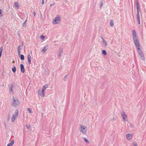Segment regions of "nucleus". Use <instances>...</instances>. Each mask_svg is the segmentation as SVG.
<instances>
[{"mask_svg": "<svg viewBox=\"0 0 146 146\" xmlns=\"http://www.w3.org/2000/svg\"><path fill=\"white\" fill-rule=\"evenodd\" d=\"M80 131L84 135H86L87 133V127L84 125H80Z\"/></svg>", "mask_w": 146, "mask_h": 146, "instance_id": "39448f33", "label": "nucleus"}, {"mask_svg": "<svg viewBox=\"0 0 146 146\" xmlns=\"http://www.w3.org/2000/svg\"><path fill=\"white\" fill-rule=\"evenodd\" d=\"M9 118L8 119V120L9 121Z\"/></svg>", "mask_w": 146, "mask_h": 146, "instance_id": "58836bf2", "label": "nucleus"}, {"mask_svg": "<svg viewBox=\"0 0 146 146\" xmlns=\"http://www.w3.org/2000/svg\"><path fill=\"white\" fill-rule=\"evenodd\" d=\"M14 5L15 7H17V9H18L19 8V4L18 3L16 2L14 3Z\"/></svg>", "mask_w": 146, "mask_h": 146, "instance_id": "a211bd4d", "label": "nucleus"}, {"mask_svg": "<svg viewBox=\"0 0 146 146\" xmlns=\"http://www.w3.org/2000/svg\"><path fill=\"white\" fill-rule=\"evenodd\" d=\"M60 18L59 16L56 17L53 21V24H56L58 23L60 20Z\"/></svg>", "mask_w": 146, "mask_h": 146, "instance_id": "0eeeda50", "label": "nucleus"}, {"mask_svg": "<svg viewBox=\"0 0 146 146\" xmlns=\"http://www.w3.org/2000/svg\"><path fill=\"white\" fill-rule=\"evenodd\" d=\"M61 53L60 52H59L58 55V57H60L61 56Z\"/></svg>", "mask_w": 146, "mask_h": 146, "instance_id": "f704fd0d", "label": "nucleus"}, {"mask_svg": "<svg viewBox=\"0 0 146 146\" xmlns=\"http://www.w3.org/2000/svg\"><path fill=\"white\" fill-rule=\"evenodd\" d=\"M18 111L17 110H16L15 111L14 114L12 115L11 118V121L12 122H13L15 120L16 117L18 116Z\"/></svg>", "mask_w": 146, "mask_h": 146, "instance_id": "423d86ee", "label": "nucleus"}, {"mask_svg": "<svg viewBox=\"0 0 146 146\" xmlns=\"http://www.w3.org/2000/svg\"><path fill=\"white\" fill-rule=\"evenodd\" d=\"M54 4H55V3H54L53 4H50V7H51V6H52L53 5H54Z\"/></svg>", "mask_w": 146, "mask_h": 146, "instance_id": "e433bc0d", "label": "nucleus"}, {"mask_svg": "<svg viewBox=\"0 0 146 146\" xmlns=\"http://www.w3.org/2000/svg\"><path fill=\"white\" fill-rule=\"evenodd\" d=\"M27 110L30 113H33L32 111L31 110L30 108H28Z\"/></svg>", "mask_w": 146, "mask_h": 146, "instance_id": "cd10ccee", "label": "nucleus"}, {"mask_svg": "<svg viewBox=\"0 0 146 146\" xmlns=\"http://www.w3.org/2000/svg\"><path fill=\"white\" fill-rule=\"evenodd\" d=\"M84 140L86 142L87 144H89V142L88 140L85 138H83Z\"/></svg>", "mask_w": 146, "mask_h": 146, "instance_id": "a878e982", "label": "nucleus"}, {"mask_svg": "<svg viewBox=\"0 0 146 146\" xmlns=\"http://www.w3.org/2000/svg\"><path fill=\"white\" fill-rule=\"evenodd\" d=\"M23 42H22V45L23 44Z\"/></svg>", "mask_w": 146, "mask_h": 146, "instance_id": "37998d69", "label": "nucleus"}, {"mask_svg": "<svg viewBox=\"0 0 146 146\" xmlns=\"http://www.w3.org/2000/svg\"><path fill=\"white\" fill-rule=\"evenodd\" d=\"M133 134L128 133L126 135V137L128 140H131L132 138Z\"/></svg>", "mask_w": 146, "mask_h": 146, "instance_id": "1a4fd4ad", "label": "nucleus"}, {"mask_svg": "<svg viewBox=\"0 0 146 146\" xmlns=\"http://www.w3.org/2000/svg\"><path fill=\"white\" fill-rule=\"evenodd\" d=\"M20 58L21 60H23L24 59V56L23 54L20 55Z\"/></svg>", "mask_w": 146, "mask_h": 146, "instance_id": "393cba45", "label": "nucleus"}, {"mask_svg": "<svg viewBox=\"0 0 146 146\" xmlns=\"http://www.w3.org/2000/svg\"><path fill=\"white\" fill-rule=\"evenodd\" d=\"M38 94H39V95H40V94H39V93H38Z\"/></svg>", "mask_w": 146, "mask_h": 146, "instance_id": "79ce46f5", "label": "nucleus"}, {"mask_svg": "<svg viewBox=\"0 0 146 146\" xmlns=\"http://www.w3.org/2000/svg\"><path fill=\"white\" fill-rule=\"evenodd\" d=\"M31 57L30 55V54H28L27 56V59L28 63L29 65H30L31 63Z\"/></svg>", "mask_w": 146, "mask_h": 146, "instance_id": "f8f14e48", "label": "nucleus"}, {"mask_svg": "<svg viewBox=\"0 0 146 146\" xmlns=\"http://www.w3.org/2000/svg\"><path fill=\"white\" fill-rule=\"evenodd\" d=\"M14 62H15L14 61H13V63H14Z\"/></svg>", "mask_w": 146, "mask_h": 146, "instance_id": "ea45409f", "label": "nucleus"}, {"mask_svg": "<svg viewBox=\"0 0 146 146\" xmlns=\"http://www.w3.org/2000/svg\"><path fill=\"white\" fill-rule=\"evenodd\" d=\"M114 120H116V119H115V118H114Z\"/></svg>", "mask_w": 146, "mask_h": 146, "instance_id": "a19ab883", "label": "nucleus"}, {"mask_svg": "<svg viewBox=\"0 0 146 146\" xmlns=\"http://www.w3.org/2000/svg\"><path fill=\"white\" fill-rule=\"evenodd\" d=\"M20 104V102L17 98L14 96L12 97L11 105L13 107L16 108L19 106Z\"/></svg>", "mask_w": 146, "mask_h": 146, "instance_id": "f03ea898", "label": "nucleus"}, {"mask_svg": "<svg viewBox=\"0 0 146 146\" xmlns=\"http://www.w3.org/2000/svg\"><path fill=\"white\" fill-rule=\"evenodd\" d=\"M67 77V74L66 75L64 78L63 80L64 81H66Z\"/></svg>", "mask_w": 146, "mask_h": 146, "instance_id": "7c9ffc66", "label": "nucleus"}, {"mask_svg": "<svg viewBox=\"0 0 146 146\" xmlns=\"http://www.w3.org/2000/svg\"><path fill=\"white\" fill-rule=\"evenodd\" d=\"M133 145V146H137V144L136 142H134Z\"/></svg>", "mask_w": 146, "mask_h": 146, "instance_id": "72a5a7b5", "label": "nucleus"}, {"mask_svg": "<svg viewBox=\"0 0 146 146\" xmlns=\"http://www.w3.org/2000/svg\"><path fill=\"white\" fill-rule=\"evenodd\" d=\"M14 143V141L13 140L10 143H8L7 146H12Z\"/></svg>", "mask_w": 146, "mask_h": 146, "instance_id": "2eb2a0df", "label": "nucleus"}, {"mask_svg": "<svg viewBox=\"0 0 146 146\" xmlns=\"http://www.w3.org/2000/svg\"><path fill=\"white\" fill-rule=\"evenodd\" d=\"M45 37V36L43 35H41L40 36V38L42 40H43L44 38Z\"/></svg>", "mask_w": 146, "mask_h": 146, "instance_id": "c756f323", "label": "nucleus"}, {"mask_svg": "<svg viewBox=\"0 0 146 146\" xmlns=\"http://www.w3.org/2000/svg\"><path fill=\"white\" fill-rule=\"evenodd\" d=\"M135 45L139 55L141 57V58L142 60H145V58L141 48H140V45L139 44Z\"/></svg>", "mask_w": 146, "mask_h": 146, "instance_id": "7ed1b4c3", "label": "nucleus"}, {"mask_svg": "<svg viewBox=\"0 0 146 146\" xmlns=\"http://www.w3.org/2000/svg\"><path fill=\"white\" fill-rule=\"evenodd\" d=\"M121 116H123V115H125V112L123 111H122L121 112Z\"/></svg>", "mask_w": 146, "mask_h": 146, "instance_id": "5701e85b", "label": "nucleus"}, {"mask_svg": "<svg viewBox=\"0 0 146 146\" xmlns=\"http://www.w3.org/2000/svg\"><path fill=\"white\" fill-rule=\"evenodd\" d=\"M26 126L27 127V128L28 129H30L31 127V126L29 124L28 125L27 124H26Z\"/></svg>", "mask_w": 146, "mask_h": 146, "instance_id": "bb28decb", "label": "nucleus"}, {"mask_svg": "<svg viewBox=\"0 0 146 146\" xmlns=\"http://www.w3.org/2000/svg\"><path fill=\"white\" fill-rule=\"evenodd\" d=\"M63 52V50L62 49V48H60L59 50V52H60V53H62V52Z\"/></svg>", "mask_w": 146, "mask_h": 146, "instance_id": "2f4dec72", "label": "nucleus"}, {"mask_svg": "<svg viewBox=\"0 0 146 146\" xmlns=\"http://www.w3.org/2000/svg\"><path fill=\"white\" fill-rule=\"evenodd\" d=\"M3 50V47L2 46H1L0 48V58H1V54H2Z\"/></svg>", "mask_w": 146, "mask_h": 146, "instance_id": "f3484780", "label": "nucleus"}, {"mask_svg": "<svg viewBox=\"0 0 146 146\" xmlns=\"http://www.w3.org/2000/svg\"><path fill=\"white\" fill-rule=\"evenodd\" d=\"M20 66L21 72L22 73H24L25 72V70L23 65L22 64H20Z\"/></svg>", "mask_w": 146, "mask_h": 146, "instance_id": "9b49d317", "label": "nucleus"}, {"mask_svg": "<svg viewBox=\"0 0 146 146\" xmlns=\"http://www.w3.org/2000/svg\"><path fill=\"white\" fill-rule=\"evenodd\" d=\"M14 87V85L13 84H12L10 86V87L9 88V91L12 94H13L14 92L13 91V88Z\"/></svg>", "mask_w": 146, "mask_h": 146, "instance_id": "9d476101", "label": "nucleus"}, {"mask_svg": "<svg viewBox=\"0 0 146 146\" xmlns=\"http://www.w3.org/2000/svg\"><path fill=\"white\" fill-rule=\"evenodd\" d=\"M33 15H34V16H35L36 13H35L34 12H33Z\"/></svg>", "mask_w": 146, "mask_h": 146, "instance_id": "4c0bfd02", "label": "nucleus"}, {"mask_svg": "<svg viewBox=\"0 0 146 146\" xmlns=\"http://www.w3.org/2000/svg\"><path fill=\"white\" fill-rule=\"evenodd\" d=\"M27 20L26 19V21L23 23V27H26V22Z\"/></svg>", "mask_w": 146, "mask_h": 146, "instance_id": "aec40b11", "label": "nucleus"}, {"mask_svg": "<svg viewBox=\"0 0 146 146\" xmlns=\"http://www.w3.org/2000/svg\"><path fill=\"white\" fill-rule=\"evenodd\" d=\"M136 8L137 11V13L136 15L137 20L138 24L140 25V21L139 13L140 11V8L139 1L138 0L136 1Z\"/></svg>", "mask_w": 146, "mask_h": 146, "instance_id": "f257e3e1", "label": "nucleus"}, {"mask_svg": "<svg viewBox=\"0 0 146 146\" xmlns=\"http://www.w3.org/2000/svg\"><path fill=\"white\" fill-rule=\"evenodd\" d=\"M20 47L21 45H19L17 47V52L19 55L21 53V51H20Z\"/></svg>", "mask_w": 146, "mask_h": 146, "instance_id": "dca6fc26", "label": "nucleus"}, {"mask_svg": "<svg viewBox=\"0 0 146 146\" xmlns=\"http://www.w3.org/2000/svg\"><path fill=\"white\" fill-rule=\"evenodd\" d=\"M114 25V23L112 20H111L110 22V26L111 27H112Z\"/></svg>", "mask_w": 146, "mask_h": 146, "instance_id": "6ab92c4d", "label": "nucleus"}, {"mask_svg": "<svg viewBox=\"0 0 146 146\" xmlns=\"http://www.w3.org/2000/svg\"><path fill=\"white\" fill-rule=\"evenodd\" d=\"M101 38L103 40V42L104 43L105 46H106L107 45V42H106V41H105V40H104V38L103 37H102Z\"/></svg>", "mask_w": 146, "mask_h": 146, "instance_id": "412c9836", "label": "nucleus"}, {"mask_svg": "<svg viewBox=\"0 0 146 146\" xmlns=\"http://www.w3.org/2000/svg\"><path fill=\"white\" fill-rule=\"evenodd\" d=\"M102 53L104 55H106V52L105 50H103L102 51Z\"/></svg>", "mask_w": 146, "mask_h": 146, "instance_id": "b1692460", "label": "nucleus"}, {"mask_svg": "<svg viewBox=\"0 0 146 146\" xmlns=\"http://www.w3.org/2000/svg\"><path fill=\"white\" fill-rule=\"evenodd\" d=\"M44 3V0H42V4L43 5Z\"/></svg>", "mask_w": 146, "mask_h": 146, "instance_id": "c9c22d12", "label": "nucleus"}, {"mask_svg": "<svg viewBox=\"0 0 146 146\" xmlns=\"http://www.w3.org/2000/svg\"><path fill=\"white\" fill-rule=\"evenodd\" d=\"M133 40L135 45L139 43V42L138 39V37H137V34L136 31L134 30L132 31Z\"/></svg>", "mask_w": 146, "mask_h": 146, "instance_id": "20e7f679", "label": "nucleus"}, {"mask_svg": "<svg viewBox=\"0 0 146 146\" xmlns=\"http://www.w3.org/2000/svg\"><path fill=\"white\" fill-rule=\"evenodd\" d=\"M121 117H122L123 120L125 121H128L127 120V115H123V116H121Z\"/></svg>", "mask_w": 146, "mask_h": 146, "instance_id": "4468645a", "label": "nucleus"}, {"mask_svg": "<svg viewBox=\"0 0 146 146\" xmlns=\"http://www.w3.org/2000/svg\"><path fill=\"white\" fill-rule=\"evenodd\" d=\"M48 86L47 84H45L42 87V97H44L45 95L44 91L46 88H47Z\"/></svg>", "mask_w": 146, "mask_h": 146, "instance_id": "6e6552de", "label": "nucleus"}, {"mask_svg": "<svg viewBox=\"0 0 146 146\" xmlns=\"http://www.w3.org/2000/svg\"><path fill=\"white\" fill-rule=\"evenodd\" d=\"M2 12V10L1 9H0V17H3V14L1 13Z\"/></svg>", "mask_w": 146, "mask_h": 146, "instance_id": "c85d7f7f", "label": "nucleus"}, {"mask_svg": "<svg viewBox=\"0 0 146 146\" xmlns=\"http://www.w3.org/2000/svg\"><path fill=\"white\" fill-rule=\"evenodd\" d=\"M103 1H101V4L100 5V7H101L102 6L103 4Z\"/></svg>", "mask_w": 146, "mask_h": 146, "instance_id": "473e14b6", "label": "nucleus"}, {"mask_svg": "<svg viewBox=\"0 0 146 146\" xmlns=\"http://www.w3.org/2000/svg\"><path fill=\"white\" fill-rule=\"evenodd\" d=\"M48 49V46L44 47L42 50L41 51L43 52H45Z\"/></svg>", "mask_w": 146, "mask_h": 146, "instance_id": "ddd939ff", "label": "nucleus"}, {"mask_svg": "<svg viewBox=\"0 0 146 146\" xmlns=\"http://www.w3.org/2000/svg\"><path fill=\"white\" fill-rule=\"evenodd\" d=\"M12 70L13 73H15L16 71V67L14 66L13 68H12Z\"/></svg>", "mask_w": 146, "mask_h": 146, "instance_id": "4be33fe9", "label": "nucleus"}]
</instances>
